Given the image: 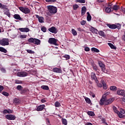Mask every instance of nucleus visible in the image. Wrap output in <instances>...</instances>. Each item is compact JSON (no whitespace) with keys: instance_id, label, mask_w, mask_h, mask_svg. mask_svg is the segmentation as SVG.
<instances>
[{"instance_id":"obj_1","label":"nucleus","mask_w":125,"mask_h":125,"mask_svg":"<svg viewBox=\"0 0 125 125\" xmlns=\"http://www.w3.org/2000/svg\"><path fill=\"white\" fill-rule=\"evenodd\" d=\"M106 26L109 28V29H112V30H115V29H118L120 30L122 27V25L119 23H117L116 24H111L110 23H107Z\"/></svg>"},{"instance_id":"obj_2","label":"nucleus","mask_w":125,"mask_h":125,"mask_svg":"<svg viewBox=\"0 0 125 125\" xmlns=\"http://www.w3.org/2000/svg\"><path fill=\"white\" fill-rule=\"evenodd\" d=\"M47 9L51 14L57 13V8L54 6L49 5L47 6Z\"/></svg>"},{"instance_id":"obj_3","label":"nucleus","mask_w":125,"mask_h":125,"mask_svg":"<svg viewBox=\"0 0 125 125\" xmlns=\"http://www.w3.org/2000/svg\"><path fill=\"white\" fill-rule=\"evenodd\" d=\"M28 42L37 44V45L41 44V40L36 38H30L28 39Z\"/></svg>"},{"instance_id":"obj_4","label":"nucleus","mask_w":125,"mask_h":125,"mask_svg":"<svg viewBox=\"0 0 125 125\" xmlns=\"http://www.w3.org/2000/svg\"><path fill=\"white\" fill-rule=\"evenodd\" d=\"M0 44L2 46L9 45V39L8 38H3L2 40H0Z\"/></svg>"},{"instance_id":"obj_5","label":"nucleus","mask_w":125,"mask_h":125,"mask_svg":"<svg viewBox=\"0 0 125 125\" xmlns=\"http://www.w3.org/2000/svg\"><path fill=\"white\" fill-rule=\"evenodd\" d=\"M18 8L21 11V12L25 13V14H29V13L31 12V10L27 7H23L22 6H21L19 7Z\"/></svg>"},{"instance_id":"obj_6","label":"nucleus","mask_w":125,"mask_h":125,"mask_svg":"<svg viewBox=\"0 0 125 125\" xmlns=\"http://www.w3.org/2000/svg\"><path fill=\"white\" fill-rule=\"evenodd\" d=\"M98 64L99 66L101 68L102 72L105 73V71L106 70V68L105 67V65L103 64L102 62L100 61H98Z\"/></svg>"},{"instance_id":"obj_7","label":"nucleus","mask_w":125,"mask_h":125,"mask_svg":"<svg viewBox=\"0 0 125 125\" xmlns=\"http://www.w3.org/2000/svg\"><path fill=\"white\" fill-rule=\"evenodd\" d=\"M17 76L23 78L24 77H27L28 73L25 71L19 72L17 73Z\"/></svg>"},{"instance_id":"obj_8","label":"nucleus","mask_w":125,"mask_h":125,"mask_svg":"<svg viewBox=\"0 0 125 125\" xmlns=\"http://www.w3.org/2000/svg\"><path fill=\"white\" fill-rule=\"evenodd\" d=\"M5 118L9 121H14L16 119V117L12 114H7Z\"/></svg>"},{"instance_id":"obj_9","label":"nucleus","mask_w":125,"mask_h":125,"mask_svg":"<svg viewBox=\"0 0 125 125\" xmlns=\"http://www.w3.org/2000/svg\"><path fill=\"white\" fill-rule=\"evenodd\" d=\"M57 40L55 38H49L48 40V43L50 44H54L57 45Z\"/></svg>"},{"instance_id":"obj_10","label":"nucleus","mask_w":125,"mask_h":125,"mask_svg":"<svg viewBox=\"0 0 125 125\" xmlns=\"http://www.w3.org/2000/svg\"><path fill=\"white\" fill-rule=\"evenodd\" d=\"M48 31L53 34H57V29L54 26H52L51 28L48 29Z\"/></svg>"},{"instance_id":"obj_11","label":"nucleus","mask_w":125,"mask_h":125,"mask_svg":"<svg viewBox=\"0 0 125 125\" xmlns=\"http://www.w3.org/2000/svg\"><path fill=\"white\" fill-rule=\"evenodd\" d=\"M117 94L118 95H121L122 96H125V91L123 89H119L117 91Z\"/></svg>"},{"instance_id":"obj_12","label":"nucleus","mask_w":125,"mask_h":125,"mask_svg":"<svg viewBox=\"0 0 125 125\" xmlns=\"http://www.w3.org/2000/svg\"><path fill=\"white\" fill-rule=\"evenodd\" d=\"M114 98H110L108 100H105V103H104V105H109V104H111L113 101H114Z\"/></svg>"},{"instance_id":"obj_13","label":"nucleus","mask_w":125,"mask_h":125,"mask_svg":"<svg viewBox=\"0 0 125 125\" xmlns=\"http://www.w3.org/2000/svg\"><path fill=\"white\" fill-rule=\"evenodd\" d=\"M19 30L21 32H22L24 33H28V32H30V29H29L28 27L21 28H19Z\"/></svg>"},{"instance_id":"obj_14","label":"nucleus","mask_w":125,"mask_h":125,"mask_svg":"<svg viewBox=\"0 0 125 125\" xmlns=\"http://www.w3.org/2000/svg\"><path fill=\"white\" fill-rule=\"evenodd\" d=\"M53 72H54V73H62V70L59 68L55 67L53 69Z\"/></svg>"},{"instance_id":"obj_15","label":"nucleus","mask_w":125,"mask_h":125,"mask_svg":"<svg viewBox=\"0 0 125 125\" xmlns=\"http://www.w3.org/2000/svg\"><path fill=\"white\" fill-rule=\"evenodd\" d=\"M35 16L36 18H38L40 23H43V18L42 17H40L39 15H36Z\"/></svg>"},{"instance_id":"obj_16","label":"nucleus","mask_w":125,"mask_h":125,"mask_svg":"<svg viewBox=\"0 0 125 125\" xmlns=\"http://www.w3.org/2000/svg\"><path fill=\"white\" fill-rule=\"evenodd\" d=\"M44 107H45V105H44V104L40 105L37 107L36 110L38 111H42V110H43V108H44Z\"/></svg>"},{"instance_id":"obj_17","label":"nucleus","mask_w":125,"mask_h":125,"mask_svg":"<svg viewBox=\"0 0 125 125\" xmlns=\"http://www.w3.org/2000/svg\"><path fill=\"white\" fill-rule=\"evenodd\" d=\"M85 12H86V7H85V6H83L82 8L81 15L83 16V15L85 14Z\"/></svg>"},{"instance_id":"obj_18","label":"nucleus","mask_w":125,"mask_h":125,"mask_svg":"<svg viewBox=\"0 0 125 125\" xmlns=\"http://www.w3.org/2000/svg\"><path fill=\"white\" fill-rule=\"evenodd\" d=\"M14 18L15 19H16V20H20V21H21V20H22V18H21V17H20V15H19V14H15L14 15Z\"/></svg>"},{"instance_id":"obj_19","label":"nucleus","mask_w":125,"mask_h":125,"mask_svg":"<svg viewBox=\"0 0 125 125\" xmlns=\"http://www.w3.org/2000/svg\"><path fill=\"white\" fill-rule=\"evenodd\" d=\"M119 8H120V6L117 4L114 5L113 6V7H112V11L115 10V11L119 10Z\"/></svg>"},{"instance_id":"obj_20","label":"nucleus","mask_w":125,"mask_h":125,"mask_svg":"<svg viewBox=\"0 0 125 125\" xmlns=\"http://www.w3.org/2000/svg\"><path fill=\"white\" fill-rule=\"evenodd\" d=\"M98 34L99 36H101V37H103V38H105V37H106L105 33L102 30L99 31Z\"/></svg>"},{"instance_id":"obj_21","label":"nucleus","mask_w":125,"mask_h":125,"mask_svg":"<svg viewBox=\"0 0 125 125\" xmlns=\"http://www.w3.org/2000/svg\"><path fill=\"white\" fill-rule=\"evenodd\" d=\"M106 101H105V100H103V99H101L100 101H99V104L100 105V106H103V105H104V104H105V102Z\"/></svg>"},{"instance_id":"obj_22","label":"nucleus","mask_w":125,"mask_h":125,"mask_svg":"<svg viewBox=\"0 0 125 125\" xmlns=\"http://www.w3.org/2000/svg\"><path fill=\"white\" fill-rule=\"evenodd\" d=\"M112 7H106L105 8V12H106L107 13H110V12L111 11H112Z\"/></svg>"},{"instance_id":"obj_23","label":"nucleus","mask_w":125,"mask_h":125,"mask_svg":"<svg viewBox=\"0 0 125 125\" xmlns=\"http://www.w3.org/2000/svg\"><path fill=\"white\" fill-rule=\"evenodd\" d=\"M110 89L112 91H117V89H118V88H117V86L113 85V86H111L110 87Z\"/></svg>"},{"instance_id":"obj_24","label":"nucleus","mask_w":125,"mask_h":125,"mask_svg":"<svg viewBox=\"0 0 125 125\" xmlns=\"http://www.w3.org/2000/svg\"><path fill=\"white\" fill-rule=\"evenodd\" d=\"M41 88L42 89H43L44 90H49V87H48V86H47V85H43L41 86Z\"/></svg>"},{"instance_id":"obj_25","label":"nucleus","mask_w":125,"mask_h":125,"mask_svg":"<svg viewBox=\"0 0 125 125\" xmlns=\"http://www.w3.org/2000/svg\"><path fill=\"white\" fill-rule=\"evenodd\" d=\"M91 31L92 32H93V33H94L96 35H98V30H97V29L93 28V27H92L91 28Z\"/></svg>"},{"instance_id":"obj_26","label":"nucleus","mask_w":125,"mask_h":125,"mask_svg":"<svg viewBox=\"0 0 125 125\" xmlns=\"http://www.w3.org/2000/svg\"><path fill=\"white\" fill-rule=\"evenodd\" d=\"M0 51L1 52H3V53H6L7 52V50L5 49V48L3 47H0Z\"/></svg>"},{"instance_id":"obj_27","label":"nucleus","mask_w":125,"mask_h":125,"mask_svg":"<svg viewBox=\"0 0 125 125\" xmlns=\"http://www.w3.org/2000/svg\"><path fill=\"white\" fill-rule=\"evenodd\" d=\"M87 21H90L91 20V16L90 15V14H89V12H87Z\"/></svg>"},{"instance_id":"obj_28","label":"nucleus","mask_w":125,"mask_h":125,"mask_svg":"<svg viewBox=\"0 0 125 125\" xmlns=\"http://www.w3.org/2000/svg\"><path fill=\"white\" fill-rule=\"evenodd\" d=\"M87 114L88 116H91V117H94V115H95L93 111H88Z\"/></svg>"},{"instance_id":"obj_29","label":"nucleus","mask_w":125,"mask_h":125,"mask_svg":"<svg viewBox=\"0 0 125 125\" xmlns=\"http://www.w3.org/2000/svg\"><path fill=\"white\" fill-rule=\"evenodd\" d=\"M107 44L112 49H116V47L112 43H108Z\"/></svg>"},{"instance_id":"obj_30","label":"nucleus","mask_w":125,"mask_h":125,"mask_svg":"<svg viewBox=\"0 0 125 125\" xmlns=\"http://www.w3.org/2000/svg\"><path fill=\"white\" fill-rule=\"evenodd\" d=\"M91 51L98 53V52H100V51H99V50L96 48L93 47L91 48Z\"/></svg>"},{"instance_id":"obj_31","label":"nucleus","mask_w":125,"mask_h":125,"mask_svg":"<svg viewBox=\"0 0 125 125\" xmlns=\"http://www.w3.org/2000/svg\"><path fill=\"white\" fill-rule=\"evenodd\" d=\"M14 103H16V104H20L21 101L19 100V99L15 98L14 100Z\"/></svg>"},{"instance_id":"obj_32","label":"nucleus","mask_w":125,"mask_h":125,"mask_svg":"<svg viewBox=\"0 0 125 125\" xmlns=\"http://www.w3.org/2000/svg\"><path fill=\"white\" fill-rule=\"evenodd\" d=\"M4 14H5V15H7L8 17H10V12H9V10H8L5 12H4Z\"/></svg>"},{"instance_id":"obj_33","label":"nucleus","mask_w":125,"mask_h":125,"mask_svg":"<svg viewBox=\"0 0 125 125\" xmlns=\"http://www.w3.org/2000/svg\"><path fill=\"white\" fill-rule=\"evenodd\" d=\"M118 116L119 117V118H120V119H122L123 118H124V117H125V115H124V114H123V113H121V112H120V111L119 112H118L117 113Z\"/></svg>"},{"instance_id":"obj_34","label":"nucleus","mask_w":125,"mask_h":125,"mask_svg":"<svg viewBox=\"0 0 125 125\" xmlns=\"http://www.w3.org/2000/svg\"><path fill=\"white\" fill-rule=\"evenodd\" d=\"M112 108H113L114 112H115L116 113V114H117L119 112L118 110V108H117V107L113 106Z\"/></svg>"},{"instance_id":"obj_35","label":"nucleus","mask_w":125,"mask_h":125,"mask_svg":"<svg viewBox=\"0 0 125 125\" xmlns=\"http://www.w3.org/2000/svg\"><path fill=\"white\" fill-rule=\"evenodd\" d=\"M17 90H19V91H21L22 89H23V87H22L21 85H19L16 87Z\"/></svg>"},{"instance_id":"obj_36","label":"nucleus","mask_w":125,"mask_h":125,"mask_svg":"<svg viewBox=\"0 0 125 125\" xmlns=\"http://www.w3.org/2000/svg\"><path fill=\"white\" fill-rule=\"evenodd\" d=\"M91 77L92 80H94L96 78V75H95V73L94 72H92L91 73Z\"/></svg>"},{"instance_id":"obj_37","label":"nucleus","mask_w":125,"mask_h":125,"mask_svg":"<svg viewBox=\"0 0 125 125\" xmlns=\"http://www.w3.org/2000/svg\"><path fill=\"white\" fill-rule=\"evenodd\" d=\"M62 57L63 58H65V60H69V59H70V55H65L63 56Z\"/></svg>"},{"instance_id":"obj_38","label":"nucleus","mask_w":125,"mask_h":125,"mask_svg":"<svg viewBox=\"0 0 125 125\" xmlns=\"http://www.w3.org/2000/svg\"><path fill=\"white\" fill-rule=\"evenodd\" d=\"M85 101H86V103H88V104H90V103H91V101H90V99L87 97L85 98Z\"/></svg>"},{"instance_id":"obj_39","label":"nucleus","mask_w":125,"mask_h":125,"mask_svg":"<svg viewBox=\"0 0 125 125\" xmlns=\"http://www.w3.org/2000/svg\"><path fill=\"white\" fill-rule=\"evenodd\" d=\"M71 31L73 36H77V35H78V34L77 33V31H76V30H75L74 29H72L71 30Z\"/></svg>"},{"instance_id":"obj_40","label":"nucleus","mask_w":125,"mask_h":125,"mask_svg":"<svg viewBox=\"0 0 125 125\" xmlns=\"http://www.w3.org/2000/svg\"><path fill=\"white\" fill-rule=\"evenodd\" d=\"M62 125H67V120H66V119H62Z\"/></svg>"},{"instance_id":"obj_41","label":"nucleus","mask_w":125,"mask_h":125,"mask_svg":"<svg viewBox=\"0 0 125 125\" xmlns=\"http://www.w3.org/2000/svg\"><path fill=\"white\" fill-rule=\"evenodd\" d=\"M55 107H57L58 108H59V107H60V106H61V104H60L59 102H56L55 103Z\"/></svg>"},{"instance_id":"obj_42","label":"nucleus","mask_w":125,"mask_h":125,"mask_svg":"<svg viewBox=\"0 0 125 125\" xmlns=\"http://www.w3.org/2000/svg\"><path fill=\"white\" fill-rule=\"evenodd\" d=\"M74 10H77L79 8V5L78 4H74L73 5Z\"/></svg>"},{"instance_id":"obj_43","label":"nucleus","mask_w":125,"mask_h":125,"mask_svg":"<svg viewBox=\"0 0 125 125\" xmlns=\"http://www.w3.org/2000/svg\"><path fill=\"white\" fill-rule=\"evenodd\" d=\"M77 2H79V3H85V0H76Z\"/></svg>"},{"instance_id":"obj_44","label":"nucleus","mask_w":125,"mask_h":125,"mask_svg":"<svg viewBox=\"0 0 125 125\" xmlns=\"http://www.w3.org/2000/svg\"><path fill=\"white\" fill-rule=\"evenodd\" d=\"M26 51L28 53H30V54H34V53H35V52L32 50L27 49Z\"/></svg>"},{"instance_id":"obj_45","label":"nucleus","mask_w":125,"mask_h":125,"mask_svg":"<svg viewBox=\"0 0 125 125\" xmlns=\"http://www.w3.org/2000/svg\"><path fill=\"white\" fill-rule=\"evenodd\" d=\"M102 83L104 89H107V85L106 84V83H105V82H103Z\"/></svg>"},{"instance_id":"obj_46","label":"nucleus","mask_w":125,"mask_h":125,"mask_svg":"<svg viewBox=\"0 0 125 125\" xmlns=\"http://www.w3.org/2000/svg\"><path fill=\"white\" fill-rule=\"evenodd\" d=\"M15 83H17V84L23 83V82H22L21 81H20V80H15Z\"/></svg>"},{"instance_id":"obj_47","label":"nucleus","mask_w":125,"mask_h":125,"mask_svg":"<svg viewBox=\"0 0 125 125\" xmlns=\"http://www.w3.org/2000/svg\"><path fill=\"white\" fill-rule=\"evenodd\" d=\"M2 94H3V95H4V96H9V94L5 91H3Z\"/></svg>"},{"instance_id":"obj_48","label":"nucleus","mask_w":125,"mask_h":125,"mask_svg":"<svg viewBox=\"0 0 125 125\" xmlns=\"http://www.w3.org/2000/svg\"><path fill=\"white\" fill-rule=\"evenodd\" d=\"M92 68L94 71H96V72L98 70V67L96 65V64H95L93 66H92Z\"/></svg>"},{"instance_id":"obj_49","label":"nucleus","mask_w":125,"mask_h":125,"mask_svg":"<svg viewBox=\"0 0 125 125\" xmlns=\"http://www.w3.org/2000/svg\"><path fill=\"white\" fill-rule=\"evenodd\" d=\"M106 97H107V96L105 94H104L103 95V96L102 97L101 99L104 100L106 101V100H107V98Z\"/></svg>"},{"instance_id":"obj_50","label":"nucleus","mask_w":125,"mask_h":125,"mask_svg":"<svg viewBox=\"0 0 125 125\" xmlns=\"http://www.w3.org/2000/svg\"><path fill=\"white\" fill-rule=\"evenodd\" d=\"M41 30L42 32H43V33H45V32H46V28L44 26H42L41 28Z\"/></svg>"},{"instance_id":"obj_51","label":"nucleus","mask_w":125,"mask_h":125,"mask_svg":"<svg viewBox=\"0 0 125 125\" xmlns=\"http://www.w3.org/2000/svg\"><path fill=\"white\" fill-rule=\"evenodd\" d=\"M20 38L21 39H26V38H27V35H21L20 36Z\"/></svg>"},{"instance_id":"obj_52","label":"nucleus","mask_w":125,"mask_h":125,"mask_svg":"<svg viewBox=\"0 0 125 125\" xmlns=\"http://www.w3.org/2000/svg\"><path fill=\"white\" fill-rule=\"evenodd\" d=\"M45 1H46V2H55L56 0H45Z\"/></svg>"},{"instance_id":"obj_53","label":"nucleus","mask_w":125,"mask_h":125,"mask_svg":"<svg viewBox=\"0 0 125 125\" xmlns=\"http://www.w3.org/2000/svg\"><path fill=\"white\" fill-rule=\"evenodd\" d=\"M2 113L4 115H5V114H8V110L7 109H4Z\"/></svg>"},{"instance_id":"obj_54","label":"nucleus","mask_w":125,"mask_h":125,"mask_svg":"<svg viewBox=\"0 0 125 125\" xmlns=\"http://www.w3.org/2000/svg\"><path fill=\"white\" fill-rule=\"evenodd\" d=\"M85 23H86V21L84 20H83V21H81V24L82 25H85Z\"/></svg>"},{"instance_id":"obj_55","label":"nucleus","mask_w":125,"mask_h":125,"mask_svg":"<svg viewBox=\"0 0 125 125\" xmlns=\"http://www.w3.org/2000/svg\"><path fill=\"white\" fill-rule=\"evenodd\" d=\"M77 30H78V31H79V32H84V30H83V29H82V28H80V27L77 28Z\"/></svg>"},{"instance_id":"obj_56","label":"nucleus","mask_w":125,"mask_h":125,"mask_svg":"<svg viewBox=\"0 0 125 125\" xmlns=\"http://www.w3.org/2000/svg\"><path fill=\"white\" fill-rule=\"evenodd\" d=\"M90 95L93 98H94V97H95V94H94V93H93V92H91L90 93Z\"/></svg>"},{"instance_id":"obj_57","label":"nucleus","mask_w":125,"mask_h":125,"mask_svg":"<svg viewBox=\"0 0 125 125\" xmlns=\"http://www.w3.org/2000/svg\"><path fill=\"white\" fill-rule=\"evenodd\" d=\"M84 50H85V51L88 52V51H89V50H90V49H89V47H85L84 48Z\"/></svg>"},{"instance_id":"obj_58","label":"nucleus","mask_w":125,"mask_h":125,"mask_svg":"<svg viewBox=\"0 0 125 125\" xmlns=\"http://www.w3.org/2000/svg\"><path fill=\"white\" fill-rule=\"evenodd\" d=\"M13 113V110L11 109H8V114H12Z\"/></svg>"},{"instance_id":"obj_59","label":"nucleus","mask_w":125,"mask_h":125,"mask_svg":"<svg viewBox=\"0 0 125 125\" xmlns=\"http://www.w3.org/2000/svg\"><path fill=\"white\" fill-rule=\"evenodd\" d=\"M4 88H3V87L2 85H0V92H1L2 90H3Z\"/></svg>"},{"instance_id":"obj_60","label":"nucleus","mask_w":125,"mask_h":125,"mask_svg":"<svg viewBox=\"0 0 125 125\" xmlns=\"http://www.w3.org/2000/svg\"><path fill=\"white\" fill-rule=\"evenodd\" d=\"M99 3H101V2H104L105 0H97Z\"/></svg>"},{"instance_id":"obj_61","label":"nucleus","mask_w":125,"mask_h":125,"mask_svg":"<svg viewBox=\"0 0 125 125\" xmlns=\"http://www.w3.org/2000/svg\"><path fill=\"white\" fill-rule=\"evenodd\" d=\"M2 8H3V9H7V6L6 5L3 4V5H2Z\"/></svg>"},{"instance_id":"obj_62","label":"nucleus","mask_w":125,"mask_h":125,"mask_svg":"<svg viewBox=\"0 0 125 125\" xmlns=\"http://www.w3.org/2000/svg\"><path fill=\"white\" fill-rule=\"evenodd\" d=\"M120 112L121 113H122V114H125V110H124V109H120Z\"/></svg>"},{"instance_id":"obj_63","label":"nucleus","mask_w":125,"mask_h":125,"mask_svg":"<svg viewBox=\"0 0 125 125\" xmlns=\"http://www.w3.org/2000/svg\"><path fill=\"white\" fill-rule=\"evenodd\" d=\"M101 121L103 124H104V123L106 122V120H105L104 118H102L101 119Z\"/></svg>"},{"instance_id":"obj_64","label":"nucleus","mask_w":125,"mask_h":125,"mask_svg":"<svg viewBox=\"0 0 125 125\" xmlns=\"http://www.w3.org/2000/svg\"><path fill=\"white\" fill-rule=\"evenodd\" d=\"M97 86L99 87H102V84L101 83H99L97 84Z\"/></svg>"}]
</instances>
